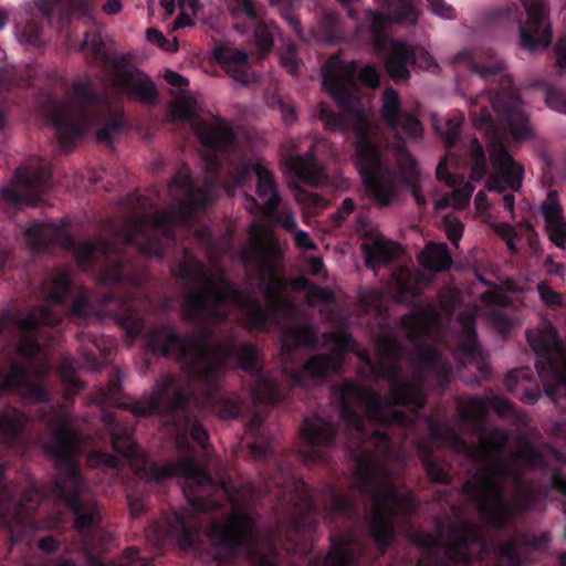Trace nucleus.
<instances>
[{"mask_svg": "<svg viewBox=\"0 0 566 566\" xmlns=\"http://www.w3.org/2000/svg\"><path fill=\"white\" fill-rule=\"evenodd\" d=\"M303 495L296 502V511L301 515L298 518L293 521V526L297 532H301L313 524V514L315 506L312 496L307 493L304 484L301 485Z\"/></svg>", "mask_w": 566, "mask_h": 566, "instance_id": "nucleus-30", "label": "nucleus"}, {"mask_svg": "<svg viewBox=\"0 0 566 566\" xmlns=\"http://www.w3.org/2000/svg\"><path fill=\"white\" fill-rule=\"evenodd\" d=\"M120 375L118 374L115 379H112L108 386L104 389L98 390L94 400L97 403H114L120 405Z\"/></svg>", "mask_w": 566, "mask_h": 566, "instance_id": "nucleus-35", "label": "nucleus"}, {"mask_svg": "<svg viewBox=\"0 0 566 566\" xmlns=\"http://www.w3.org/2000/svg\"><path fill=\"white\" fill-rule=\"evenodd\" d=\"M326 502L325 511L333 514H346L352 507L349 500L345 499L329 486L326 489Z\"/></svg>", "mask_w": 566, "mask_h": 566, "instance_id": "nucleus-36", "label": "nucleus"}, {"mask_svg": "<svg viewBox=\"0 0 566 566\" xmlns=\"http://www.w3.org/2000/svg\"><path fill=\"white\" fill-rule=\"evenodd\" d=\"M28 247L36 252L50 245H59L70 252L78 266L88 270L98 266L102 271L103 284H115L126 281L132 285H140L142 276L132 274V268L119 255L118 245L104 238L98 240L73 239L63 222H34L23 229Z\"/></svg>", "mask_w": 566, "mask_h": 566, "instance_id": "nucleus-12", "label": "nucleus"}, {"mask_svg": "<svg viewBox=\"0 0 566 566\" xmlns=\"http://www.w3.org/2000/svg\"><path fill=\"white\" fill-rule=\"evenodd\" d=\"M80 49H90L95 59L105 64L107 93L104 97L93 95L91 80L82 77L74 83L72 97L50 103L46 115L61 147L65 150L74 140L92 129L96 130L97 142H112L122 127V113L117 106L112 105L111 99L127 95L148 104L157 98L153 81L124 60L112 57L99 34H86L80 42Z\"/></svg>", "mask_w": 566, "mask_h": 566, "instance_id": "nucleus-7", "label": "nucleus"}, {"mask_svg": "<svg viewBox=\"0 0 566 566\" xmlns=\"http://www.w3.org/2000/svg\"><path fill=\"white\" fill-rule=\"evenodd\" d=\"M50 175L49 161L29 158L18 168L11 182L2 188L1 195L15 206H35L50 187Z\"/></svg>", "mask_w": 566, "mask_h": 566, "instance_id": "nucleus-19", "label": "nucleus"}, {"mask_svg": "<svg viewBox=\"0 0 566 566\" xmlns=\"http://www.w3.org/2000/svg\"><path fill=\"white\" fill-rule=\"evenodd\" d=\"M495 230H496L497 234L504 239L510 251H516V245L514 242V240L516 238V232H515L514 227H512L509 223L502 222V223H497L495 226Z\"/></svg>", "mask_w": 566, "mask_h": 566, "instance_id": "nucleus-47", "label": "nucleus"}, {"mask_svg": "<svg viewBox=\"0 0 566 566\" xmlns=\"http://www.w3.org/2000/svg\"><path fill=\"white\" fill-rule=\"evenodd\" d=\"M531 376L530 369H517L509 374L506 378V387L510 391H516L517 390V381L521 379H528Z\"/></svg>", "mask_w": 566, "mask_h": 566, "instance_id": "nucleus-52", "label": "nucleus"}, {"mask_svg": "<svg viewBox=\"0 0 566 566\" xmlns=\"http://www.w3.org/2000/svg\"><path fill=\"white\" fill-rule=\"evenodd\" d=\"M470 165L471 174L470 180L463 184L462 177L451 176L447 169L449 163H455L457 159L449 153L443 160H441L437 167V176L439 179L446 180L454 190L442 197L434 202L436 210L446 208L463 209L469 202L475 186L473 182H479L486 174V161L483 149L476 138H473L470 144Z\"/></svg>", "mask_w": 566, "mask_h": 566, "instance_id": "nucleus-18", "label": "nucleus"}, {"mask_svg": "<svg viewBox=\"0 0 566 566\" xmlns=\"http://www.w3.org/2000/svg\"><path fill=\"white\" fill-rule=\"evenodd\" d=\"M557 64L566 72V34L559 40L556 49Z\"/></svg>", "mask_w": 566, "mask_h": 566, "instance_id": "nucleus-55", "label": "nucleus"}, {"mask_svg": "<svg viewBox=\"0 0 566 566\" xmlns=\"http://www.w3.org/2000/svg\"><path fill=\"white\" fill-rule=\"evenodd\" d=\"M69 287V271L59 270L42 286L48 303L36 306L25 317L10 313L0 315V335L13 338L18 355L7 374L0 368V395L10 391L27 401H48L49 394L38 379L46 375L50 367L38 357L40 347L34 333L40 326L54 325L60 321L61 316L52 303L63 302ZM27 422L28 418L13 408L0 412V441L13 442Z\"/></svg>", "mask_w": 566, "mask_h": 566, "instance_id": "nucleus-8", "label": "nucleus"}, {"mask_svg": "<svg viewBox=\"0 0 566 566\" xmlns=\"http://www.w3.org/2000/svg\"><path fill=\"white\" fill-rule=\"evenodd\" d=\"M306 270L310 274L314 276H322L324 275V263L321 258H308L306 260Z\"/></svg>", "mask_w": 566, "mask_h": 566, "instance_id": "nucleus-53", "label": "nucleus"}, {"mask_svg": "<svg viewBox=\"0 0 566 566\" xmlns=\"http://www.w3.org/2000/svg\"><path fill=\"white\" fill-rule=\"evenodd\" d=\"M430 11L442 19L452 20L455 18L454 9L444 0H427Z\"/></svg>", "mask_w": 566, "mask_h": 566, "instance_id": "nucleus-43", "label": "nucleus"}, {"mask_svg": "<svg viewBox=\"0 0 566 566\" xmlns=\"http://www.w3.org/2000/svg\"><path fill=\"white\" fill-rule=\"evenodd\" d=\"M96 0H69L70 11L85 18L88 21H94L93 6Z\"/></svg>", "mask_w": 566, "mask_h": 566, "instance_id": "nucleus-42", "label": "nucleus"}, {"mask_svg": "<svg viewBox=\"0 0 566 566\" xmlns=\"http://www.w3.org/2000/svg\"><path fill=\"white\" fill-rule=\"evenodd\" d=\"M462 124V118L446 119L434 124L436 130L443 137L444 147L450 151L460 143L458 128Z\"/></svg>", "mask_w": 566, "mask_h": 566, "instance_id": "nucleus-34", "label": "nucleus"}, {"mask_svg": "<svg viewBox=\"0 0 566 566\" xmlns=\"http://www.w3.org/2000/svg\"><path fill=\"white\" fill-rule=\"evenodd\" d=\"M21 42L38 46L41 44V32L32 24L27 25L19 35Z\"/></svg>", "mask_w": 566, "mask_h": 566, "instance_id": "nucleus-50", "label": "nucleus"}, {"mask_svg": "<svg viewBox=\"0 0 566 566\" xmlns=\"http://www.w3.org/2000/svg\"><path fill=\"white\" fill-rule=\"evenodd\" d=\"M366 265L376 270L387 265L401 253V248L384 235L374 234L366 238L360 244Z\"/></svg>", "mask_w": 566, "mask_h": 566, "instance_id": "nucleus-25", "label": "nucleus"}, {"mask_svg": "<svg viewBox=\"0 0 566 566\" xmlns=\"http://www.w3.org/2000/svg\"><path fill=\"white\" fill-rule=\"evenodd\" d=\"M296 201L301 205L305 218L311 214H317L323 211L328 202L318 193L300 189L295 193Z\"/></svg>", "mask_w": 566, "mask_h": 566, "instance_id": "nucleus-32", "label": "nucleus"}, {"mask_svg": "<svg viewBox=\"0 0 566 566\" xmlns=\"http://www.w3.org/2000/svg\"><path fill=\"white\" fill-rule=\"evenodd\" d=\"M177 3L179 6L180 10L196 13V9L198 6L197 0H177Z\"/></svg>", "mask_w": 566, "mask_h": 566, "instance_id": "nucleus-61", "label": "nucleus"}, {"mask_svg": "<svg viewBox=\"0 0 566 566\" xmlns=\"http://www.w3.org/2000/svg\"><path fill=\"white\" fill-rule=\"evenodd\" d=\"M88 463L91 467L114 468L118 464V459L114 455L94 451L88 455Z\"/></svg>", "mask_w": 566, "mask_h": 566, "instance_id": "nucleus-46", "label": "nucleus"}, {"mask_svg": "<svg viewBox=\"0 0 566 566\" xmlns=\"http://www.w3.org/2000/svg\"><path fill=\"white\" fill-rule=\"evenodd\" d=\"M521 1L527 14L526 21L520 28L522 48L531 52L546 49L552 42V30L543 0Z\"/></svg>", "mask_w": 566, "mask_h": 566, "instance_id": "nucleus-22", "label": "nucleus"}, {"mask_svg": "<svg viewBox=\"0 0 566 566\" xmlns=\"http://www.w3.org/2000/svg\"><path fill=\"white\" fill-rule=\"evenodd\" d=\"M145 345L154 353L180 360L182 374L159 378L130 410L136 416L170 413L172 421L167 423V429L175 434L179 450L188 449L189 440L207 448V431L198 424L195 409H213L223 419L240 413L238 401L219 392L220 375L230 358L238 360L239 366L253 377L252 397L255 400L275 402L282 397L274 379L256 367L259 352L250 343H237L228 337L212 349L207 335L201 332L180 338L164 327L150 331L145 336Z\"/></svg>", "mask_w": 566, "mask_h": 566, "instance_id": "nucleus-5", "label": "nucleus"}, {"mask_svg": "<svg viewBox=\"0 0 566 566\" xmlns=\"http://www.w3.org/2000/svg\"><path fill=\"white\" fill-rule=\"evenodd\" d=\"M481 297H482L483 302H485L488 304L504 305L507 303L506 296L503 295L500 291H491L488 293H483L481 295Z\"/></svg>", "mask_w": 566, "mask_h": 566, "instance_id": "nucleus-54", "label": "nucleus"}, {"mask_svg": "<svg viewBox=\"0 0 566 566\" xmlns=\"http://www.w3.org/2000/svg\"><path fill=\"white\" fill-rule=\"evenodd\" d=\"M276 221L287 232L292 233L298 229L296 218L291 210H283L281 213H277Z\"/></svg>", "mask_w": 566, "mask_h": 566, "instance_id": "nucleus-48", "label": "nucleus"}, {"mask_svg": "<svg viewBox=\"0 0 566 566\" xmlns=\"http://www.w3.org/2000/svg\"><path fill=\"white\" fill-rule=\"evenodd\" d=\"M216 59L221 63L224 71L240 84H245L252 80L249 74L248 54L242 50L229 45L217 48L213 51Z\"/></svg>", "mask_w": 566, "mask_h": 566, "instance_id": "nucleus-26", "label": "nucleus"}, {"mask_svg": "<svg viewBox=\"0 0 566 566\" xmlns=\"http://www.w3.org/2000/svg\"><path fill=\"white\" fill-rule=\"evenodd\" d=\"M44 419L52 431L45 449L53 458L57 471L53 496L73 513L76 528L87 531L96 525L99 513L77 471L76 459L83 449L82 437L73 427L72 415L63 407L52 409L51 415L44 416Z\"/></svg>", "mask_w": 566, "mask_h": 566, "instance_id": "nucleus-11", "label": "nucleus"}, {"mask_svg": "<svg viewBox=\"0 0 566 566\" xmlns=\"http://www.w3.org/2000/svg\"><path fill=\"white\" fill-rule=\"evenodd\" d=\"M103 422L108 428L113 449L128 461L140 479L147 482H158L170 476H181L186 480L184 493L191 507L174 512L168 517L167 535L182 549L195 546L199 536V513L210 512L217 509L219 503L216 500H207L202 494L197 495L192 489L193 486L209 485L212 479L196 464L190 454L182 455L175 462L158 468L132 440V428L117 423L111 412L103 413Z\"/></svg>", "mask_w": 566, "mask_h": 566, "instance_id": "nucleus-9", "label": "nucleus"}, {"mask_svg": "<svg viewBox=\"0 0 566 566\" xmlns=\"http://www.w3.org/2000/svg\"><path fill=\"white\" fill-rule=\"evenodd\" d=\"M381 101L382 117L399 139L402 136L418 138L421 135L420 122L413 115L401 111L400 99L395 90H386Z\"/></svg>", "mask_w": 566, "mask_h": 566, "instance_id": "nucleus-23", "label": "nucleus"}, {"mask_svg": "<svg viewBox=\"0 0 566 566\" xmlns=\"http://www.w3.org/2000/svg\"><path fill=\"white\" fill-rule=\"evenodd\" d=\"M450 63L470 70V85L474 84L475 77L486 80L505 67V63L502 60L494 59L491 52L482 49L462 50L450 60Z\"/></svg>", "mask_w": 566, "mask_h": 566, "instance_id": "nucleus-24", "label": "nucleus"}, {"mask_svg": "<svg viewBox=\"0 0 566 566\" xmlns=\"http://www.w3.org/2000/svg\"><path fill=\"white\" fill-rule=\"evenodd\" d=\"M106 340L105 339H99V340H96L94 339L93 340V345L94 347L102 353L103 357H104V361L108 360L109 357H111V352L108 348H106L103 344L105 343Z\"/></svg>", "mask_w": 566, "mask_h": 566, "instance_id": "nucleus-63", "label": "nucleus"}, {"mask_svg": "<svg viewBox=\"0 0 566 566\" xmlns=\"http://www.w3.org/2000/svg\"><path fill=\"white\" fill-rule=\"evenodd\" d=\"M354 210V202L352 199H345L338 211H337V214L339 216L340 219H344L346 216H348L352 211Z\"/></svg>", "mask_w": 566, "mask_h": 566, "instance_id": "nucleus-59", "label": "nucleus"}, {"mask_svg": "<svg viewBox=\"0 0 566 566\" xmlns=\"http://www.w3.org/2000/svg\"><path fill=\"white\" fill-rule=\"evenodd\" d=\"M542 212L551 241L562 248L566 242V221L562 216L556 192L552 191L548 193L546 201L542 206Z\"/></svg>", "mask_w": 566, "mask_h": 566, "instance_id": "nucleus-27", "label": "nucleus"}, {"mask_svg": "<svg viewBox=\"0 0 566 566\" xmlns=\"http://www.w3.org/2000/svg\"><path fill=\"white\" fill-rule=\"evenodd\" d=\"M292 233L294 234L295 245L300 250L308 251L316 249L315 242L311 239L310 234L306 231L296 229V231H293Z\"/></svg>", "mask_w": 566, "mask_h": 566, "instance_id": "nucleus-49", "label": "nucleus"}, {"mask_svg": "<svg viewBox=\"0 0 566 566\" xmlns=\"http://www.w3.org/2000/svg\"><path fill=\"white\" fill-rule=\"evenodd\" d=\"M249 234L241 259L259 273L254 289H234L226 280L213 252H210V269L185 252L178 271L189 287L182 304L184 316L192 322H210L234 313L252 328L279 327L282 331L283 368L293 385L308 388L311 381L339 368L344 353L352 348V339L343 328L324 334L323 346L328 353L314 355L301 368L293 369L296 350L317 342L312 326L298 323L300 310L294 301L302 298L308 305L328 304L333 301V293L310 283L305 277L287 283L281 276L282 252L270 226L254 222Z\"/></svg>", "mask_w": 566, "mask_h": 566, "instance_id": "nucleus-2", "label": "nucleus"}, {"mask_svg": "<svg viewBox=\"0 0 566 566\" xmlns=\"http://www.w3.org/2000/svg\"><path fill=\"white\" fill-rule=\"evenodd\" d=\"M541 300L547 305H556L560 303V296L554 292L546 283H541L537 286Z\"/></svg>", "mask_w": 566, "mask_h": 566, "instance_id": "nucleus-51", "label": "nucleus"}, {"mask_svg": "<svg viewBox=\"0 0 566 566\" xmlns=\"http://www.w3.org/2000/svg\"><path fill=\"white\" fill-rule=\"evenodd\" d=\"M475 307L464 311L457 296L440 301V311L429 305L405 315L400 333L405 343L391 333L376 340L377 361L359 354L361 371L389 381L382 399L371 389L346 381L340 388V415L348 427L347 449L355 459L353 488L370 502L369 532L384 549L394 539V527L416 509L412 493L398 486L387 468L390 455L386 424L412 427L423 406V387H444L452 370L433 344L443 339L441 323L451 326V346L459 368L485 377L486 356L476 342Z\"/></svg>", "mask_w": 566, "mask_h": 566, "instance_id": "nucleus-1", "label": "nucleus"}, {"mask_svg": "<svg viewBox=\"0 0 566 566\" xmlns=\"http://www.w3.org/2000/svg\"><path fill=\"white\" fill-rule=\"evenodd\" d=\"M499 556L501 559L506 558L509 566H518L517 560L514 557L513 547L511 545H504L499 549Z\"/></svg>", "mask_w": 566, "mask_h": 566, "instance_id": "nucleus-57", "label": "nucleus"}, {"mask_svg": "<svg viewBox=\"0 0 566 566\" xmlns=\"http://www.w3.org/2000/svg\"><path fill=\"white\" fill-rule=\"evenodd\" d=\"M165 80L174 95L169 113L174 120L190 122L202 147L201 156L208 176L203 188L195 190L189 169L181 167L168 187L171 199L169 209L157 211L153 218L133 214L119 224H111L104 230V234L122 243L134 242L140 253L150 258L161 255L165 247L174 240L175 227L185 224L196 210L214 199L222 163H227L223 187L229 195L245 186L252 177L256 178V193L263 201V208L254 198L248 197L244 207L250 213L262 211L268 217H274L281 201L268 164L256 157L240 158L234 153L235 135L229 123L211 113H199L200 101L188 91V81L184 76L166 71Z\"/></svg>", "mask_w": 566, "mask_h": 566, "instance_id": "nucleus-3", "label": "nucleus"}, {"mask_svg": "<svg viewBox=\"0 0 566 566\" xmlns=\"http://www.w3.org/2000/svg\"><path fill=\"white\" fill-rule=\"evenodd\" d=\"M462 423L472 432L476 443L468 444L446 423L428 419L427 426L434 442L448 444L470 463L469 479L463 491L475 503L481 516L492 526H503L514 513L530 509L535 489L522 479L531 468L552 470L553 485L566 496V458L551 446L534 447L524 437H509L499 429H488L484 417L489 410L499 416H512L517 429L526 427L525 417L499 397H471L458 400Z\"/></svg>", "mask_w": 566, "mask_h": 566, "instance_id": "nucleus-4", "label": "nucleus"}, {"mask_svg": "<svg viewBox=\"0 0 566 566\" xmlns=\"http://www.w3.org/2000/svg\"><path fill=\"white\" fill-rule=\"evenodd\" d=\"M39 546L42 551L53 552L56 548V542L52 537H44L40 539Z\"/></svg>", "mask_w": 566, "mask_h": 566, "instance_id": "nucleus-62", "label": "nucleus"}, {"mask_svg": "<svg viewBox=\"0 0 566 566\" xmlns=\"http://www.w3.org/2000/svg\"><path fill=\"white\" fill-rule=\"evenodd\" d=\"M286 165L296 177L307 185L317 186L324 180V170L314 160L312 151L304 156H290Z\"/></svg>", "mask_w": 566, "mask_h": 566, "instance_id": "nucleus-29", "label": "nucleus"}, {"mask_svg": "<svg viewBox=\"0 0 566 566\" xmlns=\"http://www.w3.org/2000/svg\"><path fill=\"white\" fill-rule=\"evenodd\" d=\"M318 117L323 122L325 129L344 132L346 124L343 119L327 111L324 104L319 105Z\"/></svg>", "mask_w": 566, "mask_h": 566, "instance_id": "nucleus-38", "label": "nucleus"}, {"mask_svg": "<svg viewBox=\"0 0 566 566\" xmlns=\"http://www.w3.org/2000/svg\"><path fill=\"white\" fill-rule=\"evenodd\" d=\"M191 12L189 11H184V10H180V13L179 15L177 17L175 23H174V29H178V28H182V27H186V25H189L191 23Z\"/></svg>", "mask_w": 566, "mask_h": 566, "instance_id": "nucleus-58", "label": "nucleus"}, {"mask_svg": "<svg viewBox=\"0 0 566 566\" xmlns=\"http://www.w3.org/2000/svg\"><path fill=\"white\" fill-rule=\"evenodd\" d=\"M387 4L391 12L387 15L369 11L370 27L375 38V49L385 55V66L394 80L407 78L410 66L418 64L420 67L437 71L439 69L434 57L423 48L410 50L405 43L389 39L381 31L391 20L405 23H416L417 12L409 0H377Z\"/></svg>", "mask_w": 566, "mask_h": 566, "instance_id": "nucleus-15", "label": "nucleus"}, {"mask_svg": "<svg viewBox=\"0 0 566 566\" xmlns=\"http://www.w3.org/2000/svg\"><path fill=\"white\" fill-rule=\"evenodd\" d=\"M417 451L419 457L421 458V461L423 463V467L427 471V474L430 476L431 480L436 482H443L447 479V472L444 468L439 463L429 460V443L428 442H420L417 444Z\"/></svg>", "mask_w": 566, "mask_h": 566, "instance_id": "nucleus-33", "label": "nucleus"}, {"mask_svg": "<svg viewBox=\"0 0 566 566\" xmlns=\"http://www.w3.org/2000/svg\"><path fill=\"white\" fill-rule=\"evenodd\" d=\"M546 104L551 108L566 114V93L558 90L547 91Z\"/></svg>", "mask_w": 566, "mask_h": 566, "instance_id": "nucleus-44", "label": "nucleus"}, {"mask_svg": "<svg viewBox=\"0 0 566 566\" xmlns=\"http://www.w3.org/2000/svg\"><path fill=\"white\" fill-rule=\"evenodd\" d=\"M77 369L96 370L97 367L90 364V357L82 363L74 359H64L59 371L61 380L74 388H80L76 375Z\"/></svg>", "mask_w": 566, "mask_h": 566, "instance_id": "nucleus-31", "label": "nucleus"}, {"mask_svg": "<svg viewBox=\"0 0 566 566\" xmlns=\"http://www.w3.org/2000/svg\"><path fill=\"white\" fill-rule=\"evenodd\" d=\"M253 9L255 11V18L253 20L249 19L248 17H244V15H240V17L233 15V18L237 20L234 28L241 32L247 31V27L241 25L239 20H243L244 22L249 23V27H255L253 42H254V45L256 49V53L260 56H263L272 49L274 36L276 34V28L273 24H269L266 22H260L259 21V12L254 6H253Z\"/></svg>", "mask_w": 566, "mask_h": 566, "instance_id": "nucleus-28", "label": "nucleus"}, {"mask_svg": "<svg viewBox=\"0 0 566 566\" xmlns=\"http://www.w3.org/2000/svg\"><path fill=\"white\" fill-rule=\"evenodd\" d=\"M282 117L285 123H292L295 120L296 115L293 106H285L282 108Z\"/></svg>", "mask_w": 566, "mask_h": 566, "instance_id": "nucleus-64", "label": "nucleus"}, {"mask_svg": "<svg viewBox=\"0 0 566 566\" xmlns=\"http://www.w3.org/2000/svg\"><path fill=\"white\" fill-rule=\"evenodd\" d=\"M442 226L449 240L458 247L463 232L462 223L459 219L448 216L443 219Z\"/></svg>", "mask_w": 566, "mask_h": 566, "instance_id": "nucleus-39", "label": "nucleus"}, {"mask_svg": "<svg viewBox=\"0 0 566 566\" xmlns=\"http://www.w3.org/2000/svg\"><path fill=\"white\" fill-rule=\"evenodd\" d=\"M413 541L423 551L418 566H459L485 548L479 527L458 512L436 533L420 532Z\"/></svg>", "mask_w": 566, "mask_h": 566, "instance_id": "nucleus-14", "label": "nucleus"}, {"mask_svg": "<svg viewBox=\"0 0 566 566\" xmlns=\"http://www.w3.org/2000/svg\"><path fill=\"white\" fill-rule=\"evenodd\" d=\"M207 537L211 544L209 554L214 559L242 552L255 559L254 566H277L273 556L260 552L253 521L248 513L237 507H232L231 515L224 524H213ZM363 549L364 545L356 535L344 534L332 541V548L326 555L324 566H359Z\"/></svg>", "mask_w": 566, "mask_h": 566, "instance_id": "nucleus-13", "label": "nucleus"}, {"mask_svg": "<svg viewBox=\"0 0 566 566\" xmlns=\"http://www.w3.org/2000/svg\"><path fill=\"white\" fill-rule=\"evenodd\" d=\"M470 116L476 129L489 136V153L492 172L486 187L491 191L518 190L523 180V168L503 145L510 133L513 140H524L532 128L520 96L511 78H504L503 87L495 97L480 94L470 104Z\"/></svg>", "mask_w": 566, "mask_h": 566, "instance_id": "nucleus-10", "label": "nucleus"}, {"mask_svg": "<svg viewBox=\"0 0 566 566\" xmlns=\"http://www.w3.org/2000/svg\"><path fill=\"white\" fill-rule=\"evenodd\" d=\"M146 39L149 43L157 45L163 51L174 52L178 48L177 39L172 38L171 40L167 39L159 30L157 29H148L146 31Z\"/></svg>", "mask_w": 566, "mask_h": 566, "instance_id": "nucleus-37", "label": "nucleus"}, {"mask_svg": "<svg viewBox=\"0 0 566 566\" xmlns=\"http://www.w3.org/2000/svg\"><path fill=\"white\" fill-rule=\"evenodd\" d=\"M280 62L287 73L292 75L296 73L298 61L295 55V45L293 43H286L284 51L280 52Z\"/></svg>", "mask_w": 566, "mask_h": 566, "instance_id": "nucleus-41", "label": "nucleus"}, {"mask_svg": "<svg viewBox=\"0 0 566 566\" xmlns=\"http://www.w3.org/2000/svg\"><path fill=\"white\" fill-rule=\"evenodd\" d=\"M526 336L530 346L541 358L536 363V369L545 391L559 405V394L566 391V349L549 323L528 331Z\"/></svg>", "mask_w": 566, "mask_h": 566, "instance_id": "nucleus-16", "label": "nucleus"}, {"mask_svg": "<svg viewBox=\"0 0 566 566\" xmlns=\"http://www.w3.org/2000/svg\"><path fill=\"white\" fill-rule=\"evenodd\" d=\"M421 269L417 274L408 268H399L392 275V290L399 301L412 303L428 282L424 271L441 272L450 268L452 260L444 243H429L418 256Z\"/></svg>", "mask_w": 566, "mask_h": 566, "instance_id": "nucleus-17", "label": "nucleus"}, {"mask_svg": "<svg viewBox=\"0 0 566 566\" xmlns=\"http://www.w3.org/2000/svg\"><path fill=\"white\" fill-rule=\"evenodd\" d=\"M474 203L479 211H484L489 207L486 193L479 191L475 196Z\"/></svg>", "mask_w": 566, "mask_h": 566, "instance_id": "nucleus-60", "label": "nucleus"}, {"mask_svg": "<svg viewBox=\"0 0 566 566\" xmlns=\"http://www.w3.org/2000/svg\"><path fill=\"white\" fill-rule=\"evenodd\" d=\"M301 454L307 462L325 460L335 440L333 424L319 415L304 420L301 428Z\"/></svg>", "mask_w": 566, "mask_h": 566, "instance_id": "nucleus-21", "label": "nucleus"}, {"mask_svg": "<svg viewBox=\"0 0 566 566\" xmlns=\"http://www.w3.org/2000/svg\"><path fill=\"white\" fill-rule=\"evenodd\" d=\"M228 7L232 15L240 17L244 15L249 19L255 18V11L253 9L252 0H227Z\"/></svg>", "mask_w": 566, "mask_h": 566, "instance_id": "nucleus-40", "label": "nucleus"}, {"mask_svg": "<svg viewBox=\"0 0 566 566\" xmlns=\"http://www.w3.org/2000/svg\"><path fill=\"white\" fill-rule=\"evenodd\" d=\"M489 319L500 333H505L513 326V322L502 310L492 311L489 314Z\"/></svg>", "mask_w": 566, "mask_h": 566, "instance_id": "nucleus-45", "label": "nucleus"}, {"mask_svg": "<svg viewBox=\"0 0 566 566\" xmlns=\"http://www.w3.org/2000/svg\"><path fill=\"white\" fill-rule=\"evenodd\" d=\"M88 310H93L103 321L113 319L125 331L129 339H134L142 331L143 321L126 297L111 295L93 297L88 292H81L73 304L72 311L76 315L86 316Z\"/></svg>", "mask_w": 566, "mask_h": 566, "instance_id": "nucleus-20", "label": "nucleus"}, {"mask_svg": "<svg viewBox=\"0 0 566 566\" xmlns=\"http://www.w3.org/2000/svg\"><path fill=\"white\" fill-rule=\"evenodd\" d=\"M357 81L376 88L379 85V74L373 66H364L358 72L355 62H344L338 56H332L322 73V86L336 102L356 133L355 165L367 193L375 203L387 207L396 200L399 186L403 184L411 190L417 205L424 206L427 201L420 193L423 178L403 143L398 142L394 147L398 172L379 155L375 146V132L366 113L356 103Z\"/></svg>", "mask_w": 566, "mask_h": 566, "instance_id": "nucleus-6", "label": "nucleus"}, {"mask_svg": "<svg viewBox=\"0 0 566 566\" xmlns=\"http://www.w3.org/2000/svg\"><path fill=\"white\" fill-rule=\"evenodd\" d=\"M123 9L122 0H106L102 7L105 14H118Z\"/></svg>", "mask_w": 566, "mask_h": 566, "instance_id": "nucleus-56", "label": "nucleus"}]
</instances>
